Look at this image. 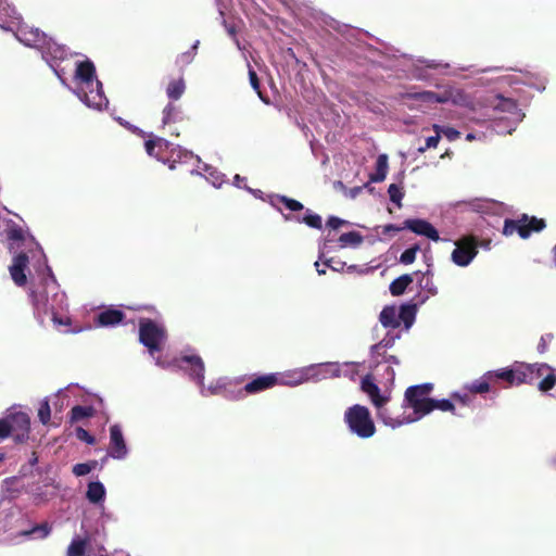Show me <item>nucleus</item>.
Masks as SVG:
<instances>
[{"label": "nucleus", "mask_w": 556, "mask_h": 556, "mask_svg": "<svg viewBox=\"0 0 556 556\" xmlns=\"http://www.w3.org/2000/svg\"><path fill=\"white\" fill-rule=\"evenodd\" d=\"M75 434L78 440L86 442L89 445H93L96 443V438L81 427H77L75 429Z\"/></svg>", "instance_id": "45"}, {"label": "nucleus", "mask_w": 556, "mask_h": 556, "mask_svg": "<svg viewBox=\"0 0 556 556\" xmlns=\"http://www.w3.org/2000/svg\"><path fill=\"white\" fill-rule=\"evenodd\" d=\"M86 497L90 503L99 504L105 497L104 485L99 481L90 482L88 484Z\"/></svg>", "instance_id": "23"}, {"label": "nucleus", "mask_w": 556, "mask_h": 556, "mask_svg": "<svg viewBox=\"0 0 556 556\" xmlns=\"http://www.w3.org/2000/svg\"><path fill=\"white\" fill-rule=\"evenodd\" d=\"M344 224H346V222L337 216H330L327 220V226L331 229H338Z\"/></svg>", "instance_id": "50"}, {"label": "nucleus", "mask_w": 556, "mask_h": 556, "mask_svg": "<svg viewBox=\"0 0 556 556\" xmlns=\"http://www.w3.org/2000/svg\"><path fill=\"white\" fill-rule=\"evenodd\" d=\"M87 547V540L75 539L67 547V556H84Z\"/></svg>", "instance_id": "33"}, {"label": "nucleus", "mask_w": 556, "mask_h": 556, "mask_svg": "<svg viewBox=\"0 0 556 556\" xmlns=\"http://www.w3.org/2000/svg\"><path fill=\"white\" fill-rule=\"evenodd\" d=\"M419 286L422 289H426L431 295H434L438 292L437 287L432 282L430 270H427L425 274H422L421 279L419 280Z\"/></svg>", "instance_id": "40"}, {"label": "nucleus", "mask_w": 556, "mask_h": 556, "mask_svg": "<svg viewBox=\"0 0 556 556\" xmlns=\"http://www.w3.org/2000/svg\"><path fill=\"white\" fill-rule=\"evenodd\" d=\"M545 227L546 223L543 218L522 214L517 219H505L503 235L511 236L517 232L521 239H528L532 232H540Z\"/></svg>", "instance_id": "8"}, {"label": "nucleus", "mask_w": 556, "mask_h": 556, "mask_svg": "<svg viewBox=\"0 0 556 556\" xmlns=\"http://www.w3.org/2000/svg\"><path fill=\"white\" fill-rule=\"evenodd\" d=\"M8 238L13 241H21L24 239L23 230L20 227L11 228L8 231Z\"/></svg>", "instance_id": "49"}, {"label": "nucleus", "mask_w": 556, "mask_h": 556, "mask_svg": "<svg viewBox=\"0 0 556 556\" xmlns=\"http://www.w3.org/2000/svg\"><path fill=\"white\" fill-rule=\"evenodd\" d=\"M554 263L556 265V245L553 248Z\"/></svg>", "instance_id": "64"}, {"label": "nucleus", "mask_w": 556, "mask_h": 556, "mask_svg": "<svg viewBox=\"0 0 556 556\" xmlns=\"http://www.w3.org/2000/svg\"><path fill=\"white\" fill-rule=\"evenodd\" d=\"M391 345H392V340H388V341H387V340H381L379 343L374 344V345L371 346V352H372V353H378V351H379L380 349H382V348H389V346H391Z\"/></svg>", "instance_id": "53"}, {"label": "nucleus", "mask_w": 556, "mask_h": 556, "mask_svg": "<svg viewBox=\"0 0 556 556\" xmlns=\"http://www.w3.org/2000/svg\"><path fill=\"white\" fill-rule=\"evenodd\" d=\"M338 241L341 248H345L348 245L357 247L363 242V236L358 231L353 230L342 233Z\"/></svg>", "instance_id": "30"}, {"label": "nucleus", "mask_w": 556, "mask_h": 556, "mask_svg": "<svg viewBox=\"0 0 556 556\" xmlns=\"http://www.w3.org/2000/svg\"><path fill=\"white\" fill-rule=\"evenodd\" d=\"M179 367L188 372L189 377L201 388L202 394L206 395L204 390V363L199 355H185L179 359Z\"/></svg>", "instance_id": "12"}, {"label": "nucleus", "mask_w": 556, "mask_h": 556, "mask_svg": "<svg viewBox=\"0 0 556 556\" xmlns=\"http://www.w3.org/2000/svg\"><path fill=\"white\" fill-rule=\"evenodd\" d=\"M17 478L16 477H10V478H5L3 480V488H4V491L7 493H9V498L10 500H14L17 497L18 493H20V490L18 489H14L12 488V484H14L16 482Z\"/></svg>", "instance_id": "43"}, {"label": "nucleus", "mask_w": 556, "mask_h": 556, "mask_svg": "<svg viewBox=\"0 0 556 556\" xmlns=\"http://www.w3.org/2000/svg\"><path fill=\"white\" fill-rule=\"evenodd\" d=\"M389 361L394 363V364H399V361H397V358L395 356H390Z\"/></svg>", "instance_id": "63"}, {"label": "nucleus", "mask_w": 556, "mask_h": 556, "mask_svg": "<svg viewBox=\"0 0 556 556\" xmlns=\"http://www.w3.org/2000/svg\"><path fill=\"white\" fill-rule=\"evenodd\" d=\"M478 245L477 239L472 236L462 238L452 252V261L462 267L469 265L478 253Z\"/></svg>", "instance_id": "11"}, {"label": "nucleus", "mask_w": 556, "mask_h": 556, "mask_svg": "<svg viewBox=\"0 0 556 556\" xmlns=\"http://www.w3.org/2000/svg\"><path fill=\"white\" fill-rule=\"evenodd\" d=\"M296 222L304 223L314 229H321L323 227L321 217L318 214L312 213L309 210L306 211V214L302 218L296 217Z\"/></svg>", "instance_id": "31"}, {"label": "nucleus", "mask_w": 556, "mask_h": 556, "mask_svg": "<svg viewBox=\"0 0 556 556\" xmlns=\"http://www.w3.org/2000/svg\"><path fill=\"white\" fill-rule=\"evenodd\" d=\"M155 364L161 368H167L169 366V363L163 361L161 357L155 358Z\"/></svg>", "instance_id": "57"}, {"label": "nucleus", "mask_w": 556, "mask_h": 556, "mask_svg": "<svg viewBox=\"0 0 556 556\" xmlns=\"http://www.w3.org/2000/svg\"><path fill=\"white\" fill-rule=\"evenodd\" d=\"M413 281L412 275L404 274L390 283L389 290L394 296L402 295Z\"/></svg>", "instance_id": "24"}, {"label": "nucleus", "mask_w": 556, "mask_h": 556, "mask_svg": "<svg viewBox=\"0 0 556 556\" xmlns=\"http://www.w3.org/2000/svg\"><path fill=\"white\" fill-rule=\"evenodd\" d=\"M168 142L163 138L149 139L144 142V148L150 156L159 157V152L167 147Z\"/></svg>", "instance_id": "29"}, {"label": "nucleus", "mask_w": 556, "mask_h": 556, "mask_svg": "<svg viewBox=\"0 0 556 556\" xmlns=\"http://www.w3.org/2000/svg\"><path fill=\"white\" fill-rule=\"evenodd\" d=\"M497 108H501L503 111H510L516 108V103L510 99L502 98V103Z\"/></svg>", "instance_id": "52"}, {"label": "nucleus", "mask_w": 556, "mask_h": 556, "mask_svg": "<svg viewBox=\"0 0 556 556\" xmlns=\"http://www.w3.org/2000/svg\"><path fill=\"white\" fill-rule=\"evenodd\" d=\"M556 383V377L553 374L547 375L543 380L539 383V389L543 392H546L554 388Z\"/></svg>", "instance_id": "46"}, {"label": "nucleus", "mask_w": 556, "mask_h": 556, "mask_svg": "<svg viewBox=\"0 0 556 556\" xmlns=\"http://www.w3.org/2000/svg\"><path fill=\"white\" fill-rule=\"evenodd\" d=\"M415 315H416V305L406 304V305H402L400 307V311L397 313V318L400 320V324L403 323L406 328H409L415 320Z\"/></svg>", "instance_id": "26"}, {"label": "nucleus", "mask_w": 556, "mask_h": 556, "mask_svg": "<svg viewBox=\"0 0 556 556\" xmlns=\"http://www.w3.org/2000/svg\"><path fill=\"white\" fill-rule=\"evenodd\" d=\"M94 409L92 406L76 405L70 412L71 424L77 422L81 419L92 417Z\"/></svg>", "instance_id": "27"}, {"label": "nucleus", "mask_w": 556, "mask_h": 556, "mask_svg": "<svg viewBox=\"0 0 556 556\" xmlns=\"http://www.w3.org/2000/svg\"><path fill=\"white\" fill-rule=\"evenodd\" d=\"M388 155L380 154L376 161V172L370 174L369 179L372 182H381L386 179L388 174Z\"/></svg>", "instance_id": "22"}, {"label": "nucleus", "mask_w": 556, "mask_h": 556, "mask_svg": "<svg viewBox=\"0 0 556 556\" xmlns=\"http://www.w3.org/2000/svg\"><path fill=\"white\" fill-rule=\"evenodd\" d=\"M184 119L182 111L179 105H176L174 102H169L165 105L162 111V127H168V132L172 136H179V130L176 126L177 123Z\"/></svg>", "instance_id": "14"}, {"label": "nucleus", "mask_w": 556, "mask_h": 556, "mask_svg": "<svg viewBox=\"0 0 556 556\" xmlns=\"http://www.w3.org/2000/svg\"><path fill=\"white\" fill-rule=\"evenodd\" d=\"M390 200L395 203L399 207L402 206V200L404 198L403 188L395 184H391L388 188Z\"/></svg>", "instance_id": "36"}, {"label": "nucleus", "mask_w": 556, "mask_h": 556, "mask_svg": "<svg viewBox=\"0 0 556 556\" xmlns=\"http://www.w3.org/2000/svg\"><path fill=\"white\" fill-rule=\"evenodd\" d=\"M198 45H199V41H197L191 48L190 50L186 51V52H182L180 53L179 55H177L176 58V64L178 66H180V68H184L185 66L189 65L190 63H192L195 54H197V49H198Z\"/></svg>", "instance_id": "32"}, {"label": "nucleus", "mask_w": 556, "mask_h": 556, "mask_svg": "<svg viewBox=\"0 0 556 556\" xmlns=\"http://www.w3.org/2000/svg\"><path fill=\"white\" fill-rule=\"evenodd\" d=\"M472 394H483L490 391H496L495 383L490 371H486L480 379L472 381L466 387Z\"/></svg>", "instance_id": "19"}, {"label": "nucleus", "mask_w": 556, "mask_h": 556, "mask_svg": "<svg viewBox=\"0 0 556 556\" xmlns=\"http://www.w3.org/2000/svg\"><path fill=\"white\" fill-rule=\"evenodd\" d=\"M441 134H443L447 140L454 141L460 137V132L453 128V127H442L441 126Z\"/></svg>", "instance_id": "48"}, {"label": "nucleus", "mask_w": 556, "mask_h": 556, "mask_svg": "<svg viewBox=\"0 0 556 556\" xmlns=\"http://www.w3.org/2000/svg\"><path fill=\"white\" fill-rule=\"evenodd\" d=\"M445 98H448V102L453 104L467 106L469 104L468 97L459 89L448 88L444 90Z\"/></svg>", "instance_id": "28"}, {"label": "nucleus", "mask_w": 556, "mask_h": 556, "mask_svg": "<svg viewBox=\"0 0 556 556\" xmlns=\"http://www.w3.org/2000/svg\"><path fill=\"white\" fill-rule=\"evenodd\" d=\"M125 316V313L121 309L106 308L96 316L94 324L99 327L116 326L124 320Z\"/></svg>", "instance_id": "18"}, {"label": "nucleus", "mask_w": 556, "mask_h": 556, "mask_svg": "<svg viewBox=\"0 0 556 556\" xmlns=\"http://www.w3.org/2000/svg\"><path fill=\"white\" fill-rule=\"evenodd\" d=\"M554 339L553 333H546L541 337L540 342L538 344V352L540 354H544L548 350L549 342Z\"/></svg>", "instance_id": "47"}, {"label": "nucleus", "mask_w": 556, "mask_h": 556, "mask_svg": "<svg viewBox=\"0 0 556 556\" xmlns=\"http://www.w3.org/2000/svg\"><path fill=\"white\" fill-rule=\"evenodd\" d=\"M432 129L435 131V135L434 136H431V137H428L426 139V144L425 147H420L418 148V152L419 153H424L426 152L428 149H434L438 147L439 144V141H440V138H441V126L438 125V124H434L432 126Z\"/></svg>", "instance_id": "34"}, {"label": "nucleus", "mask_w": 556, "mask_h": 556, "mask_svg": "<svg viewBox=\"0 0 556 556\" xmlns=\"http://www.w3.org/2000/svg\"><path fill=\"white\" fill-rule=\"evenodd\" d=\"M404 227L406 229H409L414 233L419 235V236H425L432 241L437 242L440 240L438 230L429 222H427L425 219H419V218L406 219L404 222Z\"/></svg>", "instance_id": "16"}, {"label": "nucleus", "mask_w": 556, "mask_h": 556, "mask_svg": "<svg viewBox=\"0 0 556 556\" xmlns=\"http://www.w3.org/2000/svg\"><path fill=\"white\" fill-rule=\"evenodd\" d=\"M9 428V435L16 444L25 443L29 439L30 418L24 412L11 413L4 417Z\"/></svg>", "instance_id": "9"}, {"label": "nucleus", "mask_w": 556, "mask_h": 556, "mask_svg": "<svg viewBox=\"0 0 556 556\" xmlns=\"http://www.w3.org/2000/svg\"><path fill=\"white\" fill-rule=\"evenodd\" d=\"M326 265L328 267H330L331 269L333 270H339L340 268H342L344 266V263L342 262H334L333 258H330L326 262Z\"/></svg>", "instance_id": "55"}, {"label": "nucleus", "mask_w": 556, "mask_h": 556, "mask_svg": "<svg viewBox=\"0 0 556 556\" xmlns=\"http://www.w3.org/2000/svg\"><path fill=\"white\" fill-rule=\"evenodd\" d=\"M432 390L433 384L430 382L408 387L404 393L402 407L412 408L414 416H407L405 413L401 415L394 413V417L399 419H409V421L405 420V424H410L430 414L432 403L430 394Z\"/></svg>", "instance_id": "1"}, {"label": "nucleus", "mask_w": 556, "mask_h": 556, "mask_svg": "<svg viewBox=\"0 0 556 556\" xmlns=\"http://www.w3.org/2000/svg\"><path fill=\"white\" fill-rule=\"evenodd\" d=\"M344 422L349 430L361 439L371 438L376 433V426L369 409L355 404L344 413Z\"/></svg>", "instance_id": "4"}, {"label": "nucleus", "mask_w": 556, "mask_h": 556, "mask_svg": "<svg viewBox=\"0 0 556 556\" xmlns=\"http://www.w3.org/2000/svg\"><path fill=\"white\" fill-rule=\"evenodd\" d=\"M207 391H208V394H218L222 391V387H219V386L208 387Z\"/></svg>", "instance_id": "58"}, {"label": "nucleus", "mask_w": 556, "mask_h": 556, "mask_svg": "<svg viewBox=\"0 0 556 556\" xmlns=\"http://www.w3.org/2000/svg\"><path fill=\"white\" fill-rule=\"evenodd\" d=\"M108 453L115 459H123L128 453L119 425H113L110 427V446Z\"/></svg>", "instance_id": "13"}, {"label": "nucleus", "mask_w": 556, "mask_h": 556, "mask_svg": "<svg viewBox=\"0 0 556 556\" xmlns=\"http://www.w3.org/2000/svg\"><path fill=\"white\" fill-rule=\"evenodd\" d=\"M361 390L367 394L377 408L378 418L386 425L392 428L405 425L406 419H399L394 417V410L390 407H386L389 402V396H384L380 393V388L376 384L375 379L371 375H366L361 381Z\"/></svg>", "instance_id": "2"}, {"label": "nucleus", "mask_w": 556, "mask_h": 556, "mask_svg": "<svg viewBox=\"0 0 556 556\" xmlns=\"http://www.w3.org/2000/svg\"><path fill=\"white\" fill-rule=\"evenodd\" d=\"M535 365H519L514 368H502L497 370H490L495 387H513L520 386L521 383H531L533 380Z\"/></svg>", "instance_id": "6"}, {"label": "nucleus", "mask_w": 556, "mask_h": 556, "mask_svg": "<svg viewBox=\"0 0 556 556\" xmlns=\"http://www.w3.org/2000/svg\"><path fill=\"white\" fill-rule=\"evenodd\" d=\"M37 462H38V457H37L36 453H33V456H31V458H30V460H29V464H30L31 466H34V465H36V464H37Z\"/></svg>", "instance_id": "59"}, {"label": "nucleus", "mask_w": 556, "mask_h": 556, "mask_svg": "<svg viewBox=\"0 0 556 556\" xmlns=\"http://www.w3.org/2000/svg\"><path fill=\"white\" fill-rule=\"evenodd\" d=\"M50 417H51V409H50L49 402L47 400L42 401L38 408V418L43 425H48L50 421Z\"/></svg>", "instance_id": "42"}, {"label": "nucleus", "mask_w": 556, "mask_h": 556, "mask_svg": "<svg viewBox=\"0 0 556 556\" xmlns=\"http://www.w3.org/2000/svg\"><path fill=\"white\" fill-rule=\"evenodd\" d=\"M75 77L80 83L90 88L89 93H85V102L88 106L101 108L103 102L106 101L102 83L96 77V67L90 60L77 63Z\"/></svg>", "instance_id": "3"}, {"label": "nucleus", "mask_w": 556, "mask_h": 556, "mask_svg": "<svg viewBox=\"0 0 556 556\" xmlns=\"http://www.w3.org/2000/svg\"><path fill=\"white\" fill-rule=\"evenodd\" d=\"M278 384H286L283 378L279 374H266L253 378L251 381L239 390L238 396L242 397L245 394H257L266 390L273 389Z\"/></svg>", "instance_id": "10"}, {"label": "nucleus", "mask_w": 556, "mask_h": 556, "mask_svg": "<svg viewBox=\"0 0 556 556\" xmlns=\"http://www.w3.org/2000/svg\"><path fill=\"white\" fill-rule=\"evenodd\" d=\"M434 409H440L442 412H451L453 414L455 413L454 404L447 399H443V400L432 399L431 412Z\"/></svg>", "instance_id": "39"}, {"label": "nucleus", "mask_w": 556, "mask_h": 556, "mask_svg": "<svg viewBox=\"0 0 556 556\" xmlns=\"http://www.w3.org/2000/svg\"><path fill=\"white\" fill-rule=\"evenodd\" d=\"M51 528L48 526V523H41L33 527L30 530L23 532L25 535H31L39 533L40 538H46L50 533Z\"/></svg>", "instance_id": "44"}, {"label": "nucleus", "mask_w": 556, "mask_h": 556, "mask_svg": "<svg viewBox=\"0 0 556 556\" xmlns=\"http://www.w3.org/2000/svg\"><path fill=\"white\" fill-rule=\"evenodd\" d=\"M541 369H549V367L546 365V364H542L540 365V367L538 368V372L540 374V370Z\"/></svg>", "instance_id": "62"}, {"label": "nucleus", "mask_w": 556, "mask_h": 556, "mask_svg": "<svg viewBox=\"0 0 556 556\" xmlns=\"http://www.w3.org/2000/svg\"><path fill=\"white\" fill-rule=\"evenodd\" d=\"M379 320L383 327L399 328L400 320L397 318V312L393 306H386L379 316Z\"/></svg>", "instance_id": "25"}, {"label": "nucleus", "mask_w": 556, "mask_h": 556, "mask_svg": "<svg viewBox=\"0 0 556 556\" xmlns=\"http://www.w3.org/2000/svg\"><path fill=\"white\" fill-rule=\"evenodd\" d=\"M452 397L456 401H458L459 403L462 404H467L468 403V395H460L458 393H453L452 394Z\"/></svg>", "instance_id": "56"}, {"label": "nucleus", "mask_w": 556, "mask_h": 556, "mask_svg": "<svg viewBox=\"0 0 556 556\" xmlns=\"http://www.w3.org/2000/svg\"><path fill=\"white\" fill-rule=\"evenodd\" d=\"M312 377L317 380L337 378L342 375V366L339 363H323L314 365L309 368Z\"/></svg>", "instance_id": "17"}, {"label": "nucleus", "mask_w": 556, "mask_h": 556, "mask_svg": "<svg viewBox=\"0 0 556 556\" xmlns=\"http://www.w3.org/2000/svg\"><path fill=\"white\" fill-rule=\"evenodd\" d=\"M31 303L34 306L35 315L41 321L48 315L52 316V320L60 325L64 324L62 319L58 318V308H61L64 294L55 292L50 299L47 291H31L30 293Z\"/></svg>", "instance_id": "7"}, {"label": "nucleus", "mask_w": 556, "mask_h": 556, "mask_svg": "<svg viewBox=\"0 0 556 556\" xmlns=\"http://www.w3.org/2000/svg\"><path fill=\"white\" fill-rule=\"evenodd\" d=\"M9 428L4 421V418L0 419V439L9 438Z\"/></svg>", "instance_id": "54"}, {"label": "nucleus", "mask_w": 556, "mask_h": 556, "mask_svg": "<svg viewBox=\"0 0 556 556\" xmlns=\"http://www.w3.org/2000/svg\"><path fill=\"white\" fill-rule=\"evenodd\" d=\"M419 251V245L415 244L408 249H406L400 257V262L405 265H409L415 262L416 254Z\"/></svg>", "instance_id": "41"}, {"label": "nucleus", "mask_w": 556, "mask_h": 556, "mask_svg": "<svg viewBox=\"0 0 556 556\" xmlns=\"http://www.w3.org/2000/svg\"><path fill=\"white\" fill-rule=\"evenodd\" d=\"M167 340L166 329L151 318L139 320V342L148 349L151 356L162 351Z\"/></svg>", "instance_id": "5"}, {"label": "nucleus", "mask_w": 556, "mask_h": 556, "mask_svg": "<svg viewBox=\"0 0 556 556\" xmlns=\"http://www.w3.org/2000/svg\"><path fill=\"white\" fill-rule=\"evenodd\" d=\"M405 98L413 99L426 103H447L448 98H445L444 91L437 93L433 91H421V92H409L405 94Z\"/></svg>", "instance_id": "20"}, {"label": "nucleus", "mask_w": 556, "mask_h": 556, "mask_svg": "<svg viewBox=\"0 0 556 556\" xmlns=\"http://www.w3.org/2000/svg\"><path fill=\"white\" fill-rule=\"evenodd\" d=\"M186 91V81L182 76L172 79L166 87V96L173 101L179 100Z\"/></svg>", "instance_id": "21"}, {"label": "nucleus", "mask_w": 556, "mask_h": 556, "mask_svg": "<svg viewBox=\"0 0 556 556\" xmlns=\"http://www.w3.org/2000/svg\"><path fill=\"white\" fill-rule=\"evenodd\" d=\"M277 199L291 212H298L304 208L300 201L288 198L287 195H277Z\"/></svg>", "instance_id": "38"}, {"label": "nucleus", "mask_w": 556, "mask_h": 556, "mask_svg": "<svg viewBox=\"0 0 556 556\" xmlns=\"http://www.w3.org/2000/svg\"><path fill=\"white\" fill-rule=\"evenodd\" d=\"M28 255L24 252H21L14 256L12 265L9 268L12 280L18 287H23L27 282L25 270L28 267Z\"/></svg>", "instance_id": "15"}, {"label": "nucleus", "mask_w": 556, "mask_h": 556, "mask_svg": "<svg viewBox=\"0 0 556 556\" xmlns=\"http://www.w3.org/2000/svg\"><path fill=\"white\" fill-rule=\"evenodd\" d=\"M475 138H476V136L471 132L466 136V140H468V141H472Z\"/></svg>", "instance_id": "61"}, {"label": "nucleus", "mask_w": 556, "mask_h": 556, "mask_svg": "<svg viewBox=\"0 0 556 556\" xmlns=\"http://www.w3.org/2000/svg\"><path fill=\"white\" fill-rule=\"evenodd\" d=\"M315 266H316V270H317V273L319 275H325L326 274L325 268H319V263L318 262L315 263Z\"/></svg>", "instance_id": "60"}, {"label": "nucleus", "mask_w": 556, "mask_h": 556, "mask_svg": "<svg viewBox=\"0 0 556 556\" xmlns=\"http://www.w3.org/2000/svg\"><path fill=\"white\" fill-rule=\"evenodd\" d=\"M98 465L97 460L90 463H79L73 467V473L77 477L88 475Z\"/></svg>", "instance_id": "37"}, {"label": "nucleus", "mask_w": 556, "mask_h": 556, "mask_svg": "<svg viewBox=\"0 0 556 556\" xmlns=\"http://www.w3.org/2000/svg\"><path fill=\"white\" fill-rule=\"evenodd\" d=\"M403 229H406L404 227V225L403 226H396L394 224H388V225H384L382 227V235H389L391 232H399V231H401Z\"/></svg>", "instance_id": "51"}, {"label": "nucleus", "mask_w": 556, "mask_h": 556, "mask_svg": "<svg viewBox=\"0 0 556 556\" xmlns=\"http://www.w3.org/2000/svg\"><path fill=\"white\" fill-rule=\"evenodd\" d=\"M249 79L252 88L256 91L257 96L264 103H268V98L261 91V83L256 72L249 65Z\"/></svg>", "instance_id": "35"}]
</instances>
